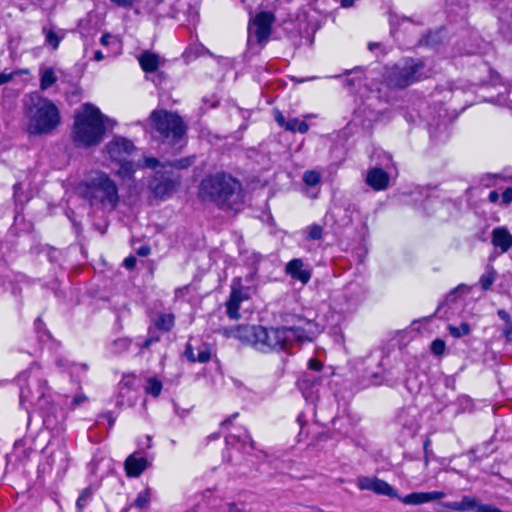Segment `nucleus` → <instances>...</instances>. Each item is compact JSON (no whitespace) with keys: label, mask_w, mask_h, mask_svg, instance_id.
Returning <instances> with one entry per match:
<instances>
[{"label":"nucleus","mask_w":512,"mask_h":512,"mask_svg":"<svg viewBox=\"0 0 512 512\" xmlns=\"http://www.w3.org/2000/svg\"><path fill=\"white\" fill-rule=\"evenodd\" d=\"M225 334L263 353L292 352L294 345L311 340L300 327L267 328L260 325H238L234 329L225 330Z\"/></svg>","instance_id":"nucleus-1"},{"label":"nucleus","mask_w":512,"mask_h":512,"mask_svg":"<svg viewBox=\"0 0 512 512\" xmlns=\"http://www.w3.org/2000/svg\"><path fill=\"white\" fill-rule=\"evenodd\" d=\"M112 121L94 105L86 103L75 114L72 140L77 147L90 148L99 145L107 126Z\"/></svg>","instance_id":"nucleus-2"},{"label":"nucleus","mask_w":512,"mask_h":512,"mask_svg":"<svg viewBox=\"0 0 512 512\" xmlns=\"http://www.w3.org/2000/svg\"><path fill=\"white\" fill-rule=\"evenodd\" d=\"M24 111L28 120L27 132L30 135H49L61 123L58 107L38 92L25 96Z\"/></svg>","instance_id":"nucleus-3"},{"label":"nucleus","mask_w":512,"mask_h":512,"mask_svg":"<svg viewBox=\"0 0 512 512\" xmlns=\"http://www.w3.org/2000/svg\"><path fill=\"white\" fill-rule=\"evenodd\" d=\"M79 191L91 208L112 212L119 204L116 182L105 172H91L79 185Z\"/></svg>","instance_id":"nucleus-4"},{"label":"nucleus","mask_w":512,"mask_h":512,"mask_svg":"<svg viewBox=\"0 0 512 512\" xmlns=\"http://www.w3.org/2000/svg\"><path fill=\"white\" fill-rule=\"evenodd\" d=\"M241 185L238 180L226 173L206 176L200 184L199 196L203 201H210L219 207L232 208L239 198Z\"/></svg>","instance_id":"nucleus-5"},{"label":"nucleus","mask_w":512,"mask_h":512,"mask_svg":"<svg viewBox=\"0 0 512 512\" xmlns=\"http://www.w3.org/2000/svg\"><path fill=\"white\" fill-rule=\"evenodd\" d=\"M150 121L162 144L170 146L174 153L182 149L186 143V125L178 114L164 109L154 110Z\"/></svg>","instance_id":"nucleus-6"},{"label":"nucleus","mask_w":512,"mask_h":512,"mask_svg":"<svg viewBox=\"0 0 512 512\" xmlns=\"http://www.w3.org/2000/svg\"><path fill=\"white\" fill-rule=\"evenodd\" d=\"M50 388L45 379L30 377L26 386L20 390V404L28 410L25 403L38 407L43 413V421L47 427H54L57 424L55 415L56 407L50 401Z\"/></svg>","instance_id":"nucleus-7"},{"label":"nucleus","mask_w":512,"mask_h":512,"mask_svg":"<svg viewBox=\"0 0 512 512\" xmlns=\"http://www.w3.org/2000/svg\"><path fill=\"white\" fill-rule=\"evenodd\" d=\"M424 77V63L414 59L388 67L384 73V80L391 88H405Z\"/></svg>","instance_id":"nucleus-8"},{"label":"nucleus","mask_w":512,"mask_h":512,"mask_svg":"<svg viewBox=\"0 0 512 512\" xmlns=\"http://www.w3.org/2000/svg\"><path fill=\"white\" fill-rule=\"evenodd\" d=\"M136 150L133 142L122 136H115L105 145V151L112 161L121 164L118 174L122 177L134 173V164L127 159Z\"/></svg>","instance_id":"nucleus-9"},{"label":"nucleus","mask_w":512,"mask_h":512,"mask_svg":"<svg viewBox=\"0 0 512 512\" xmlns=\"http://www.w3.org/2000/svg\"><path fill=\"white\" fill-rule=\"evenodd\" d=\"M274 21L275 16L272 12L258 13L248 27V44L251 45L254 41L258 44L266 42L271 34V26Z\"/></svg>","instance_id":"nucleus-10"},{"label":"nucleus","mask_w":512,"mask_h":512,"mask_svg":"<svg viewBox=\"0 0 512 512\" xmlns=\"http://www.w3.org/2000/svg\"><path fill=\"white\" fill-rule=\"evenodd\" d=\"M178 184L179 180L177 178L157 171L150 184V188L155 197L163 199L169 197L175 191Z\"/></svg>","instance_id":"nucleus-11"},{"label":"nucleus","mask_w":512,"mask_h":512,"mask_svg":"<svg viewBox=\"0 0 512 512\" xmlns=\"http://www.w3.org/2000/svg\"><path fill=\"white\" fill-rule=\"evenodd\" d=\"M357 486L360 490L373 491L378 495H385L392 498L397 497V492L392 486H390L386 481L376 477H359L357 479Z\"/></svg>","instance_id":"nucleus-12"},{"label":"nucleus","mask_w":512,"mask_h":512,"mask_svg":"<svg viewBox=\"0 0 512 512\" xmlns=\"http://www.w3.org/2000/svg\"><path fill=\"white\" fill-rule=\"evenodd\" d=\"M285 272L303 285L307 284L311 278V271L305 267L303 260L300 258L289 261L285 266Z\"/></svg>","instance_id":"nucleus-13"},{"label":"nucleus","mask_w":512,"mask_h":512,"mask_svg":"<svg viewBox=\"0 0 512 512\" xmlns=\"http://www.w3.org/2000/svg\"><path fill=\"white\" fill-rule=\"evenodd\" d=\"M389 181V174L377 167L370 169L365 178L366 184L375 191L386 190L389 186Z\"/></svg>","instance_id":"nucleus-14"},{"label":"nucleus","mask_w":512,"mask_h":512,"mask_svg":"<svg viewBox=\"0 0 512 512\" xmlns=\"http://www.w3.org/2000/svg\"><path fill=\"white\" fill-rule=\"evenodd\" d=\"M185 357L190 362L206 363L211 359V349L208 344L200 343L197 346H193L192 343H188L184 351Z\"/></svg>","instance_id":"nucleus-15"},{"label":"nucleus","mask_w":512,"mask_h":512,"mask_svg":"<svg viewBox=\"0 0 512 512\" xmlns=\"http://www.w3.org/2000/svg\"><path fill=\"white\" fill-rule=\"evenodd\" d=\"M56 366L63 372H67L70 375L71 381L75 384L76 390H81L80 382L78 380L79 373L87 371L86 364H76L68 361L65 358H58L56 360Z\"/></svg>","instance_id":"nucleus-16"},{"label":"nucleus","mask_w":512,"mask_h":512,"mask_svg":"<svg viewBox=\"0 0 512 512\" xmlns=\"http://www.w3.org/2000/svg\"><path fill=\"white\" fill-rule=\"evenodd\" d=\"M320 382L321 378L312 373L304 374L299 380L300 389L307 400L314 399V395L318 391Z\"/></svg>","instance_id":"nucleus-17"},{"label":"nucleus","mask_w":512,"mask_h":512,"mask_svg":"<svg viewBox=\"0 0 512 512\" xmlns=\"http://www.w3.org/2000/svg\"><path fill=\"white\" fill-rule=\"evenodd\" d=\"M492 244L505 253L512 247V235L506 228L497 227L492 231Z\"/></svg>","instance_id":"nucleus-18"},{"label":"nucleus","mask_w":512,"mask_h":512,"mask_svg":"<svg viewBox=\"0 0 512 512\" xmlns=\"http://www.w3.org/2000/svg\"><path fill=\"white\" fill-rule=\"evenodd\" d=\"M148 467L147 459L130 455L125 460V470L129 477H138Z\"/></svg>","instance_id":"nucleus-19"},{"label":"nucleus","mask_w":512,"mask_h":512,"mask_svg":"<svg viewBox=\"0 0 512 512\" xmlns=\"http://www.w3.org/2000/svg\"><path fill=\"white\" fill-rule=\"evenodd\" d=\"M138 60L141 68L147 73L155 72L159 67V56L155 53L145 51Z\"/></svg>","instance_id":"nucleus-20"},{"label":"nucleus","mask_w":512,"mask_h":512,"mask_svg":"<svg viewBox=\"0 0 512 512\" xmlns=\"http://www.w3.org/2000/svg\"><path fill=\"white\" fill-rule=\"evenodd\" d=\"M243 298L244 296L241 291L233 289L229 300L226 303L227 314L231 319H238L240 317L239 306Z\"/></svg>","instance_id":"nucleus-21"},{"label":"nucleus","mask_w":512,"mask_h":512,"mask_svg":"<svg viewBox=\"0 0 512 512\" xmlns=\"http://www.w3.org/2000/svg\"><path fill=\"white\" fill-rule=\"evenodd\" d=\"M227 445L234 446L236 444L241 445V449L245 450L246 446L249 445L251 449H254V442L247 431H243L241 434L235 435L230 434L226 437Z\"/></svg>","instance_id":"nucleus-22"},{"label":"nucleus","mask_w":512,"mask_h":512,"mask_svg":"<svg viewBox=\"0 0 512 512\" xmlns=\"http://www.w3.org/2000/svg\"><path fill=\"white\" fill-rule=\"evenodd\" d=\"M58 78L53 68L48 67L42 69L40 72V89L42 91L47 90L57 82Z\"/></svg>","instance_id":"nucleus-23"},{"label":"nucleus","mask_w":512,"mask_h":512,"mask_svg":"<svg viewBox=\"0 0 512 512\" xmlns=\"http://www.w3.org/2000/svg\"><path fill=\"white\" fill-rule=\"evenodd\" d=\"M43 34L45 35V43L53 50H56L60 44V41L64 37V33L58 34L52 27H43Z\"/></svg>","instance_id":"nucleus-24"},{"label":"nucleus","mask_w":512,"mask_h":512,"mask_svg":"<svg viewBox=\"0 0 512 512\" xmlns=\"http://www.w3.org/2000/svg\"><path fill=\"white\" fill-rule=\"evenodd\" d=\"M427 492H413L402 498L401 502L406 505H420L428 502Z\"/></svg>","instance_id":"nucleus-25"},{"label":"nucleus","mask_w":512,"mask_h":512,"mask_svg":"<svg viewBox=\"0 0 512 512\" xmlns=\"http://www.w3.org/2000/svg\"><path fill=\"white\" fill-rule=\"evenodd\" d=\"M162 388V382L158 378L149 377L146 381L144 390L147 394H150L156 398L161 394Z\"/></svg>","instance_id":"nucleus-26"},{"label":"nucleus","mask_w":512,"mask_h":512,"mask_svg":"<svg viewBox=\"0 0 512 512\" xmlns=\"http://www.w3.org/2000/svg\"><path fill=\"white\" fill-rule=\"evenodd\" d=\"M309 125L305 121H301L298 118H291L287 120V126L285 130L290 132H299L304 134L308 131Z\"/></svg>","instance_id":"nucleus-27"},{"label":"nucleus","mask_w":512,"mask_h":512,"mask_svg":"<svg viewBox=\"0 0 512 512\" xmlns=\"http://www.w3.org/2000/svg\"><path fill=\"white\" fill-rule=\"evenodd\" d=\"M496 271L491 266H487L485 273L480 278V284L483 290H488L495 281Z\"/></svg>","instance_id":"nucleus-28"},{"label":"nucleus","mask_w":512,"mask_h":512,"mask_svg":"<svg viewBox=\"0 0 512 512\" xmlns=\"http://www.w3.org/2000/svg\"><path fill=\"white\" fill-rule=\"evenodd\" d=\"M448 331L454 338H460L469 335L471 328L467 322H462L460 326L449 325Z\"/></svg>","instance_id":"nucleus-29"},{"label":"nucleus","mask_w":512,"mask_h":512,"mask_svg":"<svg viewBox=\"0 0 512 512\" xmlns=\"http://www.w3.org/2000/svg\"><path fill=\"white\" fill-rule=\"evenodd\" d=\"M130 346V340L127 338H118L114 340L110 345V351L113 354H120L128 350Z\"/></svg>","instance_id":"nucleus-30"},{"label":"nucleus","mask_w":512,"mask_h":512,"mask_svg":"<svg viewBox=\"0 0 512 512\" xmlns=\"http://www.w3.org/2000/svg\"><path fill=\"white\" fill-rule=\"evenodd\" d=\"M174 324V317L171 314L160 315L156 321L157 328L168 331Z\"/></svg>","instance_id":"nucleus-31"},{"label":"nucleus","mask_w":512,"mask_h":512,"mask_svg":"<svg viewBox=\"0 0 512 512\" xmlns=\"http://www.w3.org/2000/svg\"><path fill=\"white\" fill-rule=\"evenodd\" d=\"M149 502H150V493L148 490H144V491H141L137 495L134 503L131 506H134L139 509H143L148 506Z\"/></svg>","instance_id":"nucleus-32"},{"label":"nucleus","mask_w":512,"mask_h":512,"mask_svg":"<svg viewBox=\"0 0 512 512\" xmlns=\"http://www.w3.org/2000/svg\"><path fill=\"white\" fill-rule=\"evenodd\" d=\"M195 161L194 156L185 157L182 159L174 160L172 162H167V166L176 168V169H187L190 167Z\"/></svg>","instance_id":"nucleus-33"},{"label":"nucleus","mask_w":512,"mask_h":512,"mask_svg":"<svg viewBox=\"0 0 512 512\" xmlns=\"http://www.w3.org/2000/svg\"><path fill=\"white\" fill-rule=\"evenodd\" d=\"M303 181L309 186H315L320 182V175L315 171H306L303 175Z\"/></svg>","instance_id":"nucleus-34"},{"label":"nucleus","mask_w":512,"mask_h":512,"mask_svg":"<svg viewBox=\"0 0 512 512\" xmlns=\"http://www.w3.org/2000/svg\"><path fill=\"white\" fill-rule=\"evenodd\" d=\"M143 166L145 168H149V169H157L158 167H161V168H166L167 167V163L164 164V163H160L159 160L155 157H144L143 159Z\"/></svg>","instance_id":"nucleus-35"},{"label":"nucleus","mask_w":512,"mask_h":512,"mask_svg":"<svg viewBox=\"0 0 512 512\" xmlns=\"http://www.w3.org/2000/svg\"><path fill=\"white\" fill-rule=\"evenodd\" d=\"M90 497H91V493L88 489H85L84 491H82V493L80 494V496L78 497V499L76 501V506H77V509L79 510V512H81L83 510V508L86 506Z\"/></svg>","instance_id":"nucleus-36"},{"label":"nucleus","mask_w":512,"mask_h":512,"mask_svg":"<svg viewBox=\"0 0 512 512\" xmlns=\"http://www.w3.org/2000/svg\"><path fill=\"white\" fill-rule=\"evenodd\" d=\"M87 401H88L87 396H85L82 392H78V393H76V395L72 399V401H71V403L69 405V408L74 410V409H76L77 407L81 406L82 404H84Z\"/></svg>","instance_id":"nucleus-37"},{"label":"nucleus","mask_w":512,"mask_h":512,"mask_svg":"<svg viewBox=\"0 0 512 512\" xmlns=\"http://www.w3.org/2000/svg\"><path fill=\"white\" fill-rule=\"evenodd\" d=\"M323 228L319 225H312L309 228L308 239L319 240L322 238Z\"/></svg>","instance_id":"nucleus-38"},{"label":"nucleus","mask_w":512,"mask_h":512,"mask_svg":"<svg viewBox=\"0 0 512 512\" xmlns=\"http://www.w3.org/2000/svg\"><path fill=\"white\" fill-rule=\"evenodd\" d=\"M445 350V342L441 339H435L432 343H431V351L435 354V355H442L443 352Z\"/></svg>","instance_id":"nucleus-39"},{"label":"nucleus","mask_w":512,"mask_h":512,"mask_svg":"<svg viewBox=\"0 0 512 512\" xmlns=\"http://www.w3.org/2000/svg\"><path fill=\"white\" fill-rule=\"evenodd\" d=\"M465 288L466 287L464 285H459L458 287H456L455 289H453L452 291H450L447 294L445 301L446 302H454V301H456L458 293L462 292Z\"/></svg>","instance_id":"nucleus-40"},{"label":"nucleus","mask_w":512,"mask_h":512,"mask_svg":"<svg viewBox=\"0 0 512 512\" xmlns=\"http://www.w3.org/2000/svg\"><path fill=\"white\" fill-rule=\"evenodd\" d=\"M459 404L463 407L462 411L471 410L472 400L468 396H461L458 398Z\"/></svg>","instance_id":"nucleus-41"},{"label":"nucleus","mask_w":512,"mask_h":512,"mask_svg":"<svg viewBox=\"0 0 512 512\" xmlns=\"http://www.w3.org/2000/svg\"><path fill=\"white\" fill-rule=\"evenodd\" d=\"M368 49L371 52L378 50L380 52V54H385L387 52L386 48L380 42H369Z\"/></svg>","instance_id":"nucleus-42"},{"label":"nucleus","mask_w":512,"mask_h":512,"mask_svg":"<svg viewBox=\"0 0 512 512\" xmlns=\"http://www.w3.org/2000/svg\"><path fill=\"white\" fill-rule=\"evenodd\" d=\"M274 119L280 127L284 128V129L286 128L287 120L285 119L284 115L279 110H275Z\"/></svg>","instance_id":"nucleus-43"},{"label":"nucleus","mask_w":512,"mask_h":512,"mask_svg":"<svg viewBox=\"0 0 512 512\" xmlns=\"http://www.w3.org/2000/svg\"><path fill=\"white\" fill-rule=\"evenodd\" d=\"M501 197H502L503 204L507 205V204L511 203L512 202V188L511 187L506 188L503 191Z\"/></svg>","instance_id":"nucleus-44"},{"label":"nucleus","mask_w":512,"mask_h":512,"mask_svg":"<svg viewBox=\"0 0 512 512\" xmlns=\"http://www.w3.org/2000/svg\"><path fill=\"white\" fill-rule=\"evenodd\" d=\"M427 497H429L428 502L439 500L445 497V493L442 491H432L427 492Z\"/></svg>","instance_id":"nucleus-45"},{"label":"nucleus","mask_w":512,"mask_h":512,"mask_svg":"<svg viewBox=\"0 0 512 512\" xmlns=\"http://www.w3.org/2000/svg\"><path fill=\"white\" fill-rule=\"evenodd\" d=\"M14 74L15 73L1 72L0 73V85H3V84H6V83L10 82L13 79Z\"/></svg>","instance_id":"nucleus-46"},{"label":"nucleus","mask_w":512,"mask_h":512,"mask_svg":"<svg viewBox=\"0 0 512 512\" xmlns=\"http://www.w3.org/2000/svg\"><path fill=\"white\" fill-rule=\"evenodd\" d=\"M322 363L316 359H310L308 362V367L313 371H319L322 368Z\"/></svg>","instance_id":"nucleus-47"},{"label":"nucleus","mask_w":512,"mask_h":512,"mask_svg":"<svg viewBox=\"0 0 512 512\" xmlns=\"http://www.w3.org/2000/svg\"><path fill=\"white\" fill-rule=\"evenodd\" d=\"M352 73L354 74V76L352 78H354V81H356V86H360L361 82L363 80V72H362V70L355 69V70L352 71Z\"/></svg>","instance_id":"nucleus-48"},{"label":"nucleus","mask_w":512,"mask_h":512,"mask_svg":"<svg viewBox=\"0 0 512 512\" xmlns=\"http://www.w3.org/2000/svg\"><path fill=\"white\" fill-rule=\"evenodd\" d=\"M352 73L354 74V76L352 78H354V81H356V86H360L361 82L363 80V72H362V70L355 69V70L352 71Z\"/></svg>","instance_id":"nucleus-49"},{"label":"nucleus","mask_w":512,"mask_h":512,"mask_svg":"<svg viewBox=\"0 0 512 512\" xmlns=\"http://www.w3.org/2000/svg\"><path fill=\"white\" fill-rule=\"evenodd\" d=\"M136 258L133 257V256H130V257H127L125 260H124V266L127 268V269H133L136 265Z\"/></svg>","instance_id":"nucleus-50"},{"label":"nucleus","mask_w":512,"mask_h":512,"mask_svg":"<svg viewBox=\"0 0 512 512\" xmlns=\"http://www.w3.org/2000/svg\"><path fill=\"white\" fill-rule=\"evenodd\" d=\"M150 252H151V249H150V247H149V246H147V245H143V246H141V247L137 250V254H138L139 256H142V257H146V256H148V255L150 254Z\"/></svg>","instance_id":"nucleus-51"},{"label":"nucleus","mask_w":512,"mask_h":512,"mask_svg":"<svg viewBox=\"0 0 512 512\" xmlns=\"http://www.w3.org/2000/svg\"><path fill=\"white\" fill-rule=\"evenodd\" d=\"M223 512H244L235 503H229L225 506V510Z\"/></svg>","instance_id":"nucleus-52"},{"label":"nucleus","mask_w":512,"mask_h":512,"mask_svg":"<svg viewBox=\"0 0 512 512\" xmlns=\"http://www.w3.org/2000/svg\"><path fill=\"white\" fill-rule=\"evenodd\" d=\"M174 411L181 418H184L189 412L188 409H181L176 403H174Z\"/></svg>","instance_id":"nucleus-53"},{"label":"nucleus","mask_w":512,"mask_h":512,"mask_svg":"<svg viewBox=\"0 0 512 512\" xmlns=\"http://www.w3.org/2000/svg\"><path fill=\"white\" fill-rule=\"evenodd\" d=\"M431 444V441L430 439H426L425 442H424V453H425V456H424V463L425 465L427 466L428 465V449H429V446Z\"/></svg>","instance_id":"nucleus-54"},{"label":"nucleus","mask_w":512,"mask_h":512,"mask_svg":"<svg viewBox=\"0 0 512 512\" xmlns=\"http://www.w3.org/2000/svg\"><path fill=\"white\" fill-rule=\"evenodd\" d=\"M135 0H111V2L115 3L118 6H131Z\"/></svg>","instance_id":"nucleus-55"},{"label":"nucleus","mask_w":512,"mask_h":512,"mask_svg":"<svg viewBox=\"0 0 512 512\" xmlns=\"http://www.w3.org/2000/svg\"><path fill=\"white\" fill-rule=\"evenodd\" d=\"M497 314L505 322L508 323L510 321V315L506 310L500 309V310H498Z\"/></svg>","instance_id":"nucleus-56"},{"label":"nucleus","mask_w":512,"mask_h":512,"mask_svg":"<svg viewBox=\"0 0 512 512\" xmlns=\"http://www.w3.org/2000/svg\"><path fill=\"white\" fill-rule=\"evenodd\" d=\"M499 194L497 191L495 190H492L490 191L489 195H488V200L491 202V203H496L499 199Z\"/></svg>","instance_id":"nucleus-57"},{"label":"nucleus","mask_w":512,"mask_h":512,"mask_svg":"<svg viewBox=\"0 0 512 512\" xmlns=\"http://www.w3.org/2000/svg\"><path fill=\"white\" fill-rule=\"evenodd\" d=\"M100 417H105L107 419L109 428H111L114 425L115 419L112 416L111 412H107V413L101 415Z\"/></svg>","instance_id":"nucleus-58"},{"label":"nucleus","mask_w":512,"mask_h":512,"mask_svg":"<svg viewBox=\"0 0 512 512\" xmlns=\"http://www.w3.org/2000/svg\"><path fill=\"white\" fill-rule=\"evenodd\" d=\"M111 39H112V36L110 34H108V33L103 34L100 39V43L104 46H107V45H109Z\"/></svg>","instance_id":"nucleus-59"},{"label":"nucleus","mask_w":512,"mask_h":512,"mask_svg":"<svg viewBox=\"0 0 512 512\" xmlns=\"http://www.w3.org/2000/svg\"><path fill=\"white\" fill-rule=\"evenodd\" d=\"M503 333H504L507 341H509V342L512 341V324L509 327H507L506 329H504Z\"/></svg>","instance_id":"nucleus-60"},{"label":"nucleus","mask_w":512,"mask_h":512,"mask_svg":"<svg viewBox=\"0 0 512 512\" xmlns=\"http://www.w3.org/2000/svg\"><path fill=\"white\" fill-rule=\"evenodd\" d=\"M13 189H14V197L16 199L19 198V194L20 192L22 191V184L21 183H16L14 186H13Z\"/></svg>","instance_id":"nucleus-61"},{"label":"nucleus","mask_w":512,"mask_h":512,"mask_svg":"<svg viewBox=\"0 0 512 512\" xmlns=\"http://www.w3.org/2000/svg\"><path fill=\"white\" fill-rule=\"evenodd\" d=\"M371 377H372L371 384L379 385L382 383L381 377L377 373H374Z\"/></svg>","instance_id":"nucleus-62"},{"label":"nucleus","mask_w":512,"mask_h":512,"mask_svg":"<svg viewBox=\"0 0 512 512\" xmlns=\"http://www.w3.org/2000/svg\"><path fill=\"white\" fill-rule=\"evenodd\" d=\"M345 85H346V87H348V88L357 87V86H356V81H354V78H347V79L345 80Z\"/></svg>","instance_id":"nucleus-63"},{"label":"nucleus","mask_w":512,"mask_h":512,"mask_svg":"<svg viewBox=\"0 0 512 512\" xmlns=\"http://www.w3.org/2000/svg\"><path fill=\"white\" fill-rule=\"evenodd\" d=\"M355 0H341V6L344 8L352 7Z\"/></svg>","instance_id":"nucleus-64"}]
</instances>
